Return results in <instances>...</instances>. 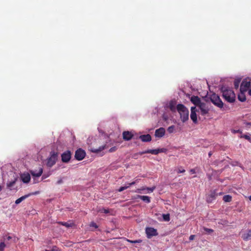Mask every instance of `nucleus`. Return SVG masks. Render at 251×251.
Instances as JSON below:
<instances>
[{
	"mask_svg": "<svg viewBox=\"0 0 251 251\" xmlns=\"http://www.w3.org/2000/svg\"><path fill=\"white\" fill-rule=\"evenodd\" d=\"M209 108L207 106L206 104L204 102H201L197 107H191V115L190 118L194 123H197V112L201 114V115L204 116L208 113Z\"/></svg>",
	"mask_w": 251,
	"mask_h": 251,
	"instance_id": "nucleus-1",
	"label": "nucleus"
},
{
	"mask_svg": "<svg viewBox=\"0 0 251 251\" xmlns=\"http://www.w3.org/2000/svg\"><path fill=\"white\" fill-rule=\"evenodd\" d=\"M223 98L228 102L233 103L235 100V94L234 91L229 87L222 86L220 88Z\"/></svg>",
	"mask_w": 251,
	"mask_h": 251,
	"instance_id": "nucleus-2",
	"label": "nucleus"
},
{
	"mask_svg": "<svg viewBox=\"0 0 251 251\" xmlns=\"http://www.w3.org/2000/svg\"><path fill=\"white\" fill-rule=\"evenodd\" d=\"M176 109L180 114V118L183 122H185L188 119V111L186 108L182 104H178Z\"/></svg>",
	"mask_w": 251,
	"mask_h": 251,
	"instance_id": "nucleus-3",
	"label": "nucleus"
},
{
	"mask_svg": "<svg viewBox=\"0 0 251 251\" xmlns=\"http://www.w3.org/2000/svg\"><path fill=\"white\" fill-rule=\"evenodd\" d=\"M210 100L211 102L217 107L220 108L223 107V102L218 95L213 94L210 97Z\"/></svg>",
	"mask_w": 251,
	"mask_h": 251,
	"instance_id": "nucleus-4",
	"label": "nucleus"
},
{
	"mask_svg": "<svg viewBox=\"0 0 251 251\" xmlns=\"http://www.w3.org/2000/svg\"><path fill=\"white\" fill-rule=\"evenodd\" d=\"M57 159V153L53 152L48 159L47 163V166L49 167H51L55 164Z\"/></svg>",
	"mask_w": 251,
	"mask_h": 251,
	"instance_id": "nucleus-5",
	"label": "nucleus"
},
{
	"mask_svg": "<svg viewBox=\"0 0 251 251\" xmlns=\"http://www.w3.org/2000/svg\"><path fill=\"white\" fill-rule=\"evenodd\" d=\"M85 155V151L81 149H79L75 151V157L76 160L80 161L82 160Z\"/></svg>",
	"mask_w": 251,
	"mask_h": 251,
	"instance_id": "nucleus-6",
	"label": "nucleus"
},
{
	"mask_svg": "<svg viewBox=\"0 0 251 251\" xmlns=\"http://www.w3.org/2000/svg\"><path fill=\"white\" fill-rule=\"evenodd\" d=\"M251 84V82L250 81H248L247 79H244L241 82L240 91H242V92H246L247 90L249 91Z\"/></svg>",
	"mask_w": 251,
	"mask_h": 251,
	"instance_id": "nucleus-7",
	"label": "nucleus"
},
{
	"mask_svg": "<svg viewBox=\"0 0 251 251\" xmlns=\"http://www.w3.org/2000/svg\"><path fill=\"white\" fill-rule=\"evenodd\" d=\"M71 158V153L70 151H67L61 154V160L63 162H68Z\"/></svg>",
	"mask_w": 251,
	"mask_h": 251,
	"instance_id": "nucleus-8",
	"label": "nucleus"
},
{
	"mask_svg": "<svg viewBox=\"0 0 251 251\" xmlns=\"http://www.w3.org/2000/svg\"><path fill=\"white\" fill-rule=\"evenodd\" d=\"M146 232L148 238L156 236L158 234L156 229L152 227H147L146 229Z\"/></svg>",
	"mask_w": 251,
	"mask_h": 251,
	"instance_id": "nucleus-9",
	"label": "nucleus"
},
{
	"mask_svg": "<svg viewBox=\"0 0 251 251\" xmlns=\"http://www.w3.org/2000/svg\"><path fill=\"white\" fill-rule=\"evenodd\" d=\"M39 193V191H36L35 192H33L31 193H29L27 195H25L20 197V198L18 199L17 200H16L15 201V203L16 204H18L20 203H21L22 201L25 200V199L28 198L29 196H30L31 195H37Z\"/></svg>",
	"mask_w": 251,
	"mask_h": 251,
	"instance_id": "nucleus-10",
	"label": "nucleus"
},
{
	"mask_svg": "<svg viewBox=\"0 0 251 251\" xmlns=\"http://www.w3.org/2000/svg\"><path fill=\"white\" fill-rule=\"evenodd\" d=\"M165 133V129L163 127H160L157 129L155 131V136L156 137L161 138Z\"/></svg>",
	"mask_w": 251,
	"mask_h": 251,
	"instance_id": "nucleus-11",
	"label": "nucleus"
},
{
	"mask_svg": "<svg viewBox=\"0 0 251 251\" xmlns=\"http://www.w3.org/2000/svg\"><path fill=\"white\" fill-rule=\"evenodd\" d=\"M190 100L192 103L196 105L195 107H196L201 103V99L198 96H192Z\"/></svg>",
	"mask_w": 251,
	"mask_h": 251,
	"instance_id": "nucleus-12",
	"label": "nucleus"
},
{
	"mask_svg": "<svg viewBox=\"0 0 251 251\" xmlns=\"http://www.w3.org/2000/svg\"><path fill=\"white\" fill-rule=\"evenodd\" d=\"M133 134L128 131H124L123 133V139L125 141H129L133 137Z\"/></svg>",
	"mask_w": 251,
	"mask_h": 251,
	"instance_id": "nucleus-13",
	"label": "nucleus"
},
{
	"mask_svg": "<svg viewBox=\"0 0 251 251\" xmlns=\"http://www.w3.org/2000/svg\"><path fill=\"white\" fill-rule=\"evenodd\" d=\"M106 145L100 146L98 148L92 146L91 147V151L94 153H98L105 148Z\"/></svg>",
	"mask_w": 251,
	"mask_h": 251,
	"instance_id": "nucleus-14",
	"label": "nucleus"
},
{
	"mask_svg": "<svg viewBox=\"0 0 251 251\" xmlns=\"http://www.w3.org/2000/svg\"><path fill=\"white\" fill-rule=\"evenodd\" d=\"M22 181L24 183H28L30 180V176L28 173H24L21 176Z\"/></svg>",
	"mask_w": 251,
	"mask_h": 251,
	"instance_id": "nucleus-15",
	"label": "nucleus"
},
{
	"mask_svg": "<svg viewBox=\"0 0 251 251\" xmlns=\"http://www.w3.org/2000/svg\"><path fill=\"white\" fill-rule=\"evenodd\" d=\"M30 172L33 176L39 177L43 173V169L42 168H40L38 171L36 170H31Z\"/></svg>",
	"mask_w": 251,
	"mask_h": 251,
	"instance_id": "nucleus-16",
	"label": "nucleus"
},
{
	"mask_svg": "<svg viewBox=\"0 0 251 251\" xmlns=\"http://www.w3.org/2000/svg\"><path fill=\"white\" fill-rule=\"evenodd\" d=\"M216 195L214 192H211L206 197V201L208 203H211L216 199Z\"/></svg>",
	"mask_w": 251,
	"mask_h": 251,
	"instance_id": "nucleus-17",
	"label": "nucleus"
},
{
	"mask_svg": "<svg viewBox=\"0 0 251 251\" xmlns=\"http://www.w3.org/2000/svg\"><path fill=\"white\" fill-rule=\"evenodd\" d=\"M242 238L244 241H248L251 239V229L248 230L247 233H244L242 235Z\"/></svg>",
	"mask_w": 251,
	"mask_h": 251,
	"instance_id": "nucleus-18",
	"label": "nucleus"
},
{
	"mask_svg": "<svg viewBox=\"0 0 251 251\" xmlns=\"http://www.w3.org/2000/svg\"><path fill=\"white\" fill-rule=\"evenodd\" d=\"M139 138L143 142H149L151 140V137L149 134L141 135Z\"/></svg>",
	"mask_w": 251,
	"mask_h": 251,
	"instance_id": "nucleus-19",
	"label": "nucleus"
},
{
	"mask_svg": "<svg viewBox=\"0 0 251 251\" xmlns=\"http://www.w3.org/2000/svg\"><path fill=\"white\" fill-rule=\"evenodd\" d=\"M145 153H151L152 154H157L159 153V151L157 149L148 150L140 152L139 154L142 155Z\"/></svg>",
	"mask_w": 251,
	"mask_h": 251,
	"instance_id": "nucleus-20",
	"label": "nucleus"
},
{
	"mask_svg": "<svg viewBox=\"0 0 251 251\" xmlns=\"http://www.w3.org/2000/svg\"><path fill=\"white\" fill-rule=\"evenodd\" d=\"M246 92H242V91H240V93L238 95V99L239 101L241 102H244L246 100V97L245 94Z\"/></svg>",
	"mask_w": 251,
	"mask_h": 251,
	"instance_id": "nucleus-21",
	"label": "nucleus"
},
{
	"mask_svg": "<svg viewBox=\"0 0 251 251\" xmlns=\"http://www.w3.org/2000/svg\"><path fill=\"white\" fill-rule=\"evenodd\" d=\"M176 100H171L169 103V107L172 112H175L176 110Z\"/></svg>",
	"mask_w": 251,
	"mask_h": 251,
	"instance_id": "nucleus-22",
	"label": "nucleus"
},
{
	"mask_svg": "<svg viewBox=\"0 0 251 251\" xmlns=\"http://www.w3.org/2000/svg\"><path fill=\"white\" fill-rule=\"evenodd\" d=\"M139 198L143 201L149 203L151 202L150 197L147 196H139Z\"/></svg>",
	"mask_w": 251,
	"mask_h": 251,
	"instance_id": "nucleus-23",
	"label": "nucleus"
},
{
	"mask_svg": "<svg viewBox=\"0 0 251 251\" xmlns=\"http://www.w3.org/2000/svg\"><path fill=\"white\" fill-rule=\"evenodd\" d=\"M223 200L225 202H230L232 200V197L229 195H226L223 197Z\"/></svg>",
	"mask_w": 251,
	"mask_h": 251,
	"instance_id": "nucleus-24",
	"label": "nucleus"
},
{
	"mask_svg": "<svg viewBox=\"0 0 251 251\" xmlns=\"http://www.w3.org/2000/svg\"><path fill=\"white\" fill-rule=\"evenodd\" d=\"M17 181V178H15L14 179L11 181L7 183V187L8 188H10L11 187H13L14 185L15 184L16 181Z\"/></svg>",
	"mask_w": 251,
	"mask_h": 251,
	"instance_id": "nucleus-25",
	"label": "nucleus"
},
{
	"mask_svg": "<svg viewBox=\"0 0 251 251\" xmlns=\"http://www.w3.org/2000/svg\"><path fill=\"white\" fill-rule=\"evenodd\" d=\"M240 82L241 78H237L235 79L234 81V85L235 89L238 88Z\"/></svg>",
	"mask_w": 251,
	"mask_h": 251,
	"instance_id": "nucleus-26",
	"label": "nucleus"
},
{
	"mask_svg": "<svg viewBox=\"0 0 251 251\" xmlns=\"http://www.w3.org/2000/svg\"><path fill=\"white\" fill-rule=\"evenodd\" d=\"M155 187H143L141 190H147L149 192H152L155 189Z\"/></svg>",
	"mask_w": 251,
	"mask_h": 251,
	"instance_id": "nucleus-27",
	"label": "nucleus"
},
{
	"mask_svg": "<svg viewBox=\"0 0 251 251\" xmlns=\"http://www.w3.org/2000/svg\"><path fill=\"white\" fill-rule=\"evenodd\" d=\"M162 217L163 218L164 221L168 222L170 220V214H163Z\"/></svg>",
	"mask_w": 251,
	"mask_h": 251,
	"instance_id": "nucleus-28",
	"label": "nucleus"
},
{
	"mask_svg": "<svg viewBox=\"0 0 251 251\" xmlns=\"http://www.w3.org/2000/svg\"><path fill=\"white\" fill-rule=\"evenodd\" d=\"M175 126H171L167 128V131L169 133H173L175 131Z\"/></svg>",
	"mask_w": 251,
	"mask_h": 251,
	"instance_id": "nucleus-29",
	"label": "nucleus"
},
{
	"mask_svg": "<svg viewBox=\"0 0 251 251\" xmlns=\"http://www.w3.org/2000/svg\"><path fill=\"white\" fill-rule=\"evenodd\" d=\"M198 171L199 169L198 168L191 169L189 171V175L196 174Z\"/></svg>",
	"mask_w": 251,
	"mask_h": 251,
	"instance_id": "nucleus-30",
	"label": "nucleus"
},
{
	"mask_svg": "<svg viewBox=\"0 0 251 251\" xmlns=\"http://www.w3.org/2000/svg\"><path fill=\"white\" fill-rule=\"evenodd\" d=\"M99 211L100 212H101V213H105V214H107V213H109V209H104V208H102L100 209L99 210Z\"/></svg>",
	"mask_w": 251,
	"mask_h": 251,
	"instance_id": "nucleus-31",
	"label": "nucleus"
},
{
	"mask_svg": "<svg viewBox=\"0 0 251 251\" xmlns=\"http://www.w3.org/2000/svg\"><path fill=\"white\" fill-rule=\"evenodd\" d=\"M5 245L4 242L0 243V251H3Z\"/></svg>",
	"mask_w": 251,
	"mask_h": 251,
	"instance_id": "nucleus-32",
	"label": "nucleus"
},
{
	"mask_svg": "<svg viewBox=\"0 0 251 251\" xmlns=\"http://www.w3.org/2000/svg\"><path fill=\"white\" fill-rule=\"evenodd\" d=\"M60 224L66 227H69L71 226V225L66 222H60Z\"/></svg>",
	"mask_w": 251,
	"mask_h": 251,
	"instance_id": "nucleus-33",
	"label": "nucleus"
},
{
	"mask_svg": "<svg viewBox=\"0 0 251 251\" xmlns=\"http://www.w3.org/2000/svg\"><path fill=\"white\" fill-rule=\"evenodd\" d=\"M189 88H190L192 91L193 92H195V91H198V86H194V87L191 86L190 87L189 86Z\"/></svg>",
	"mask_w": 251,
	"mask_h": 251,
	"instance_id": "nucleus-34",
	"label": "nucleus"
},
{
	"mask_svg": "<svg viewBox=\"0 0 251 251\" xmlns=\"http://www.w3.org/2000/svg\"><path fill=\"white\" fill-rule=\"evenodd\" d=\"M128 188V186H122V187H121L119 189H118V191L119 192H122L126 189L127 188Z\"/></svg>",
	"mask_w": 251,
	"mask_h": 251,
	"instance_id": "nucleus-35",
	"label": "nucleus"
},
{
	"mask_svg": "<svg viewBox=\"0 0 251 251\" xmlns=\"http://www.w3.org/2000/svg\"><path fill=\"white\" fill-rule=\"evenodd\" d=\"M240 137L244 138L249 141L251 140V138H250V136L248 135H241Z\"/></svg>",
	"mask_w": 251,
	"mask_h": 251,
	"instance_id": "nucleus-36",
	"label": "nucleus"
},
{
	"mask_svg": "<svg viewBox=\"0 0 251 251\" xmlns=\"http://www.w3.org/2000/svg\"><path fill=\"white\" fill-rule=\"evenodd\" d=\"M90 226L91 227H94V228H97L98 227V225H97L95 223H94V222H91V223H90Z\"/></svg>",
	"mask_w": 251,
	"mask_h": 251,
	"instance_id": "nucleus-37",
	"label": "nucleus"
},
{
	"mask_svg": "<svg viewBox=\"0 0 251 251\" xmlns=\"http://www.w3.org/2000/svg\"><path fill=\"white\" fill-rule=\"evenodd\" d=\"M127 241H128V242L132 243H139L141 242V240H133V241L128 240Z\"/></svg>",
	"mask_w": 251,
	"mask_h": 251,
	"instance_id": "nucleus-38",
	"label": "nucleus"
},
{
	"mask_svg": "<svg viewBox=\"0 0 251 251\" xmlns=\"http://www.w3.org/2000/svg\"><path fill=\"white\" fill-rule=\"evenodd\" d=\"M204 231H206L207 233L210 234L211 233L213 232V230L212 229L208 228H204Z\"/></svg>",
	"mask_w": 251,
	"mask_h": 251,
	"instance_id": "nucleus-39",
	"label": "nucleus"
},
{
	"mask_svg": "<svg viewBox=\"0 0 251 251\" xmlns=\"http://www.w3.org/2000/svg\"><path fill=\"white\" fill-rule=\"evenodd\" d=\"M116 150H117V148H116V147H112V148H111L109 150V152H114V151H115Z\"/></svg>",
	"mask_w": 251,
	"mask_h": 251,
	"instance_id": "nucleus-40",
	"label": "nucleus"
},
{
	"mask_svg": "<svg viewBox=\"0 0 251 251\" xmlns=\"http://www.w3.org/2000/svg\"><path fill=\"white\" fill-rule=\"evenodd\" d=\"M232 132L233 133H241V131H240V130L239 129H238V130H232Z\"/></svg>",
	"mask_w": 251,
	"mask_h": 251,
	"instance_id": "nucleus-41",
	"label": "nucleus"
},
{
	"mask_svg": "<svg viewBox=\"0 0 251 251\" xmlns=\"http://www.w3.org/2000/svg\"><path fill=\"white\" fill-rule=\"evenodd\" d=\"M135 183H136V181H133V182H132L131 183H128L127 184V186H128V187H129L130 186L134 185Z\"/></svg>",
	"mask_w": 251,
	"mask_h": 251,
	"instance_id": "nucleus-42",
	"label": "nucleus"
},
{
	"mask_svg": "<svg viewBox=\"0 0 251 251\" xmlns=\"http://www.w3.org/2000/svg\"><path fill=\"white\" fill-rule=\"evenodd\" d=\"M195 235H191L189 236V240H193L195 238Z\"/></svg>",
	"mask_w": 251,
	"mask_h": 251,
	"instance_id": "nucleus-43",
	"label": "nucleus"
},
{
	"mask_svg": "<svg viewBox=\"0 0 251 251\" xmlns=\"http://www.w3.org/2000/svg\"><path fill=\"white\" fill-rule=\"evenodd\" d=\"M50 251H58V249L56 246H54L52 247V249Z\"/></svg>",
	"mask_w": 251,
	"mask_h": 251,
	"instance_id": "nucleus-44",
	"label": "nucleus"
},
{
	"mask_svg": "<svg viewBox=\"0 0 251 251\" xmlns=\"http://www.w3.org/2000/svg\"><path fill=\"white\" fill-rule=\"evenodd\" d=\"M185 172V170L184 169H182V170L179 169L178 171H177V173H184Z\"/></svg>",
	"mask_w": 251,
	"mask_h": 251,
	"instance_id": "nucleus-45",
	"label": "nucleus"
},
{
	"mask_svg": "<svg viewBox=\"0 0 251 251\" xmlns=\"http://www.w3.org/2000/svg\"><path fill=\"white\" fill-rule=\"evenodd\" d=\"M63 182V180L61 178L59 179L57 181V184H60L61 183H62Z\"/></svg>",
	"mask_w": 251,
	"mask_h": 251,
	"instance_id": "nucleus-46",
	"label": "nucleus"
},
{
	"mask_svg": "<svg viewBox=\"0 0 251 251\" xmlns=\"http://www.w3.org/2000/svg\"><path fill=\"white\" fill-rule=\"evenodd\" d=\"M157 150L159 151V153L163 152L164 151V149H157Z\"/></svg>",
	"mask_w": 251,
	"mask_h": 251,
	"instance_id": "nucleus-47",
	"label": "nucleus"
},
{
	"mask_svg": "<svg viewBox=\"0 0 251 251\" xmlns=\"http://www.w3.org/2000/svg\"><path fill=\"white\" fill-rule=\"evenodd\" d=\"M7 238V239L8 240H10V239H11V236H8V237H7V238Z\"/></svg>",
	"mask_w": 251,
	"mask_h": 251,
	"instance_id": "nucleus-48",
	"label": "nucleus"
},
{
	"mask_svg": "<svg viewBox=\"0 0 251 251\" xmlns=\"http://www.w3.org/2000/svg\"><path fill=\"white\" fill-rule=\"evenodd\" d=\"M212 155V152L210 151L208 153L209 156H210Z\"/></svg>",
	"mask_w": 251,
	"mask_h": 251,
	"instance_id": "nucleus-49",
	"label": "nucleus"
},
{
	"mask_svg": "<svg viewBox=\"0 0 251 251\" xmlns=\"http://www.w3.org/2000/svg\"><path fill=\"white\" fill-rule=\"evenodd\" d=\"M2 188L1 187V186L0 185V192L2 190Z\"/></svg>",
	"mask_w": 251,
	"mask_h": 251,
	"instance_id": "nucleus-50",
	"label": "nucleus"
},
{
	"mask_svg": "<svg viewBox=\"0 0 251 251\" xmlns=\"http://www.w3.org/2000/svg\"><path fill=\"white\" fill-rule=\"evenodd\" d=\"M249 199L251 201V196L249 197Z\"/></svg>",
	"mask_w": 251,
	"mask_h": 251,
	"instance_id": "nucleus-51",
	"label": "nucleus"
},
{
	"mask_svg": "<svg viewBox=\"0 0 251 251\" xmlns=\"http://www.w3.org/2000/svg\"><path fill=\"white\" fill-rule=\"evenodd\" d=\"M45 251H51L50 250H46Z\"/></svg>",
	"mask_w": 251,
	"mask_h": 251,
	"instance_id": "nucleus-52",
	"label": "nucleus"
}]
</instances>
